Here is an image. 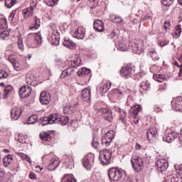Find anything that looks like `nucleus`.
Segmentation results:
<instances>
[{
	"instance_id": "f257e3e1",
	"label": "nucleus",
	"mask_w": 182,
	"mask_h": 182,
	"mask_svg": "<svg viewBox=\"0 0 182 182\" xmlns=\"http://www.w3.org/2000/svg\"><path fill=\"white\" fill-rule=\"evenodd\" d=\"M41 124L46 126V124H61V126H66L69 123V117L62 116L60 114H51L49 117L41 118Z\"/></svg>"
},
{
	"instance_id": "f03ea898",
	"label": "nucleus",
	"mask_w": 182,
	"mask_h": 182,
	"mask_svg": "<svg viewBox=\"0 0 182 182\" xmlns=\"http://www.w3.org/2000/svg\"><path fill=\"white\" fill-rule=\"evenodd\" d=\"M42 39L41 32L30 33L27 39V43L31 46V48H38L39 45H42Z\"/></svg>"
},
{
	"instance_id": "7ed1b4c3",
	"label": "nucleus",
	"mask_w": 182,
	"mask_h": 182,
	"mask_svg": "<svg viewBox=\"0 0 182 182\" xmlns=\"http://www.w3.org/2000/svg\"><path fill=\"white\" fill-rule=\"evenodd\" d=\"M108 177L110 181H120L123 177V172L117 168H111L108 170Z\"/></svg>"
},
{
	"instance_id": "20e7f679",
	"label": "nucleus",
	"mask_w": 182,
	"mask_h": 182,
	"mask_svg": "<svg viewBox=\"0 0 182 182\" xmlns=\"http://www.w3.org/2000/svg\"><path fill=\"white\" fill-rule=\"evenodd\" d=\"M131 164L132 166L133 170L136 173L141 171L144 166L143 163V159L139 156H134L132 157Z\"/></svg>"
},
{
	"instance_id": "39448f33",
	"label": "nucleus",
	"mask_w": 182,
	"mask_h": 182,
	"mask_svg": "<svg viewBox=\"0 0 182 182\" xmlns=\"http://www.w3.org/2000/svg\"><path fill=\"white\" fill-rule=\"evenodd\" d=\"M99 160L102 164H110L112 163V151L107 149L100 151Z\"/></svg>"
},
{
	"instance_id": "423d86ee",
	"label": "nucleus",
	"mask_w": 182,
	"mask_h": 182,
	"mask_svg": "<svg viewBox=\"0 0 182 182\" xmlns=\"http://www.w3.org/2000/svg\"><path fill=\"white\" fill-rule=\"evenodd\" d=\"M141 110V105H136L134 107H132L129 111V117H133L134 123L135 124H139V119H137V116L139 112Z\"/></svg>"
},
{
	"instance_id": "0eeeda50",
	"label": "nucleus",
	"mask_w": 182,
	"mask_h": 182,
	"mask_svg": "<svg viewBox=\"0 0 182 182\" xmlns=\"http://www.w3.org/2000/svg\"><path fill=\"white\" fill-rule=\"evenodd\" d=\"M93 161H95V155L92 154H90L83 159V166L86 168V170H92Z\"/></svg>"
},
{
	"instance_id": "6e6552de",
	"label": "nucleus",
	"mask_w": 182,
	"mask_h": 182,
	"mask_svg": "<svg viewBox=\"0 0 182 182\" xmlns=\"http://www.w3.org/2000/svg\"><path fill=\"white\" fill-rule=\"evenodd\" d=\"M156 167L158 169V171L163 173L168 168V162L164 159H158L155 164Z\"/></svg>"
},
{
	"instance_id": "1a4fd4ad",
	"label": "nucleus",
	"mask_w": 182,
	"mask_h": 182,
	"mask_svg": "<svg viewBox=\"0 0 182 182\" xmlns=\"http://www.w3.org/2000/svg\"><path fill=\"white\" fill-rule=\"evenodd\" d=\"M18 93L21 99L29 97L31 93H32V87L29 85H24L20 88Z\"/></svg>"
},
{
	"instance_id": "9d476101",
	"label": "nucleus",
	"mask_w": 182,
	"mask_h": 182,
	"mask_svg": "<svg viewBox=\"0 0 182 182\" xmlns=\"http://www.w3.org/2000/svg\"><path fill=\"white\" fill-rule=\"evenodd\" d=\"M133 73V68H132L130 65L124 66L120 70V75L122 77H124V79H129Z\"/></svg>"
},
{
	"instance_id": "9b49d317",
	"label": "nucleus",
	"mask_w": 182,
	"mask_h": 182,
	"mask_svg": "<svg viewBox=\"0 0 182 182\" xmlns=\"http://www.w3.org/2000/svg\"><path fill=\"white\" fill-rule=\"evenodd\" d=\"M60 36L58 30H53L51 35L48 37V41L51 45L57 46L59 45Z\"/></svg>"
},
{
	"instance_id": "f8f14e48",
	"label": "nucleus",
	"mask_w": 182,
	"mask_h": 182,
	"mask_svg": "<svg viewBox=\"0 0 182 182\" xmlns=\"http://www.w3.org/2000/svg\"><path fill=\"white\" fill-rule=\"evenodd\" d=\"M85 33L86 29L82 26H79L77 28H75L74 32H73V36L76 39H85Z\"/></svg>"
},
{
	"instance_id": "ddd939ff",
	"label": "nucleus",
	"mask_w": 182,
	"mask_h": 182,
	"mask_svg": "<svg viewBox=\"0 0 182 182\" xmlns=\"http://www.w3.org/2000/svg\"><path fill=\"white\" fill-rule=\"evenodd\" d=\"M113 139H114V132L113 131H109L106 133L105 136L102 139V143L107 147V146H110V143H112Z\"/></svg>"
},
{
	"instance_id": "4468645a",
	"label": "nucleus",
	"mask_w": 182,
	"mask_h": 182,
	"mask_svg": "<svg viewBox=\"0 0 182 182\" xmlns=\"http://www.w3.org/2000/svg\"><path fill=\"white\" fill-rule=\"evenodd\" d=\"M50 100L51 97L49 92H47L46 91H43L40 94L39 101L41 105H49V103H50Z\"/></svg>"
},
{
	"instance_id": "2eb2a0df",
	"label": "nucleus",
	"mask_w": 182,
	"mask_h": 182,
	"mask_svg": "<svg viewBox=\"0 0 182 182\" xmlns=\"http://www.w3.org/2000/svg\"><path fill=\"white\" fill-rule=\"evenodd\" d=\"M22 108L19 107H14L11 111V118L12 120H18L22 114Z\"/></svg>"
},
{
	"instance_id": "dca6fc26",
	"label": "nucleus",
	"mask_w": 182,
	"mask_h": 182,
	"mask_svg": "<svg viewBox=\"0 0 182 182\" xmlns=\"http://www.w3.org/2000/svg\"><path fill=\"white\" fill-rule=\"evenodd\" d=\"M146 134L149 141H151V140H154L155 137H157L159 132H157V129L152 127L146 130Z\"/></svg>"
},
{
	"instance_id": "f3484780",
	"label": "nucleus",
	"mask_w": 182,
	"mask_h": 182,
	"mask_svg": "<svg viewBox=\"0 0 182 182\" xmlns=\"http://www.w3.org/2000/svg\"><path fill=\"white\" fill-rule=\"evenodd\" d=\"M172 109L174 110H182V97H178L175 98L171 102Z\"/></svg>"
},
{
	"instance_id": "a211bd4d",
	"label": "nucleus",
	"mask_w": 182,
	"mask_h": 182,
	"mask_svg": "<svg viewBox=\"0 0 182 182\" xmlns=\"http://www.w3.org/2000/svg\"><path fill=\"white\" fill-rule=\"evenodd\" d=\"M101 112L105 120H107L108 122H112V120H113V115L112 114V112L109 110V108H102Z\"/></svg>"
},
{
	"instance_id": "6ab92c4d",
	"label": "nucleus",
	"mask_w": 182,
	"mask_h": 182,
	"mask_svg": "<svg viewBox=\"0 0 182 182\" xmlns=\"http://www.w3.org/2000/svg\"><path fill=\"white\" fill-rule=\"evenodd\" d=\"M94 29L97 32H104L105 31V24L103 23V21L100 20H96L94 21Z\"/></svg>"
},
{
	"instance_id": "aec40b11",
	"label": "nucleus",
	"mask_w": 182,
	"mask_h": 182,
	"mask_svg": "<svg viewBox=\"0 0 182 182\" xmlns=\"http://www.w3.org/2000/svg\"><path fill=\"white\" fill-rule=\"evenodd\" d=\"M75 73V70L72 68V67L68 66L65 70H63L60 75V79H65L66 76H71V75H73Z\"/></svg>"
},
{
	"instance_id": "412c9836",
	"label": "nucleus",
	"mask_w": 182,
	"mask_h": 182,
	"mask_svg": "<svg viewBox=\"0 0 182 182\" xmlns=\"http://www.w3.org/2000/svg\"><path fill=\"white\" fill-rule=\"evenodd\" d=\"M111 85H112V82H110V81H103L100 84L101 92L102 93H106L107 92H108L109 89H110Z\"/></svg>"
},
{
	"instance_id": "4be33fe9",
	"label": "nucleus",
	"mask_w": 182,
	"mask_h": 182,
	"mask_svg": "<svg viewBox=\"0 0 182 182\" xmlns=\"http://www.w3.org/2000/svg\"><path fill=\"white\" fill-rule=\"evenodd\" d=\"M58 166H59V161L56 159H53L48 166V170H49V171H53V170L58 168Z\"/></svg>"
},
{
	"instance_id": "5701e85b",
	"label": "nucleus",
	"mask_w": 182,
	"mask_h": 182,
	"mask_svg": "<svg viewBox=\"0 0 182 182\" xmlns=\"http://www.w3.org/2000/svg\"><path fill=\"white\" fill-rule=\"evenodd\" d=\"M67 65L70 67L77 68L80 66V59L79 58H75L73 60H68Z\"/></svg>"
},
{
	"instance_id": "b1692460",
	"label": "nucleus",
	"mask_w": 182,
	"mask_h": 182,
	"mask_svg": "<svg viewBox=\"0 0 182 182\" xmlns=\"http://www.w3.org/2000/svg\"><path fill=\"white\" fill-rule=\"evenodd\" d=\"M63 45L65 48H68V49H75L76 48V43H73L72 40L69 38L65 39Z\"/></svg>"
},
{
	"instance_id": "393cba45",
	"label": "nucleus",
	"mask_w": 182,
	"mask_h": 182,
	"mask_svg": "<svg viewBox=\"0 0 182 182\" xmlns=\"http://www.w3.org/2000/svg\"><path fill=\"white\" fill-rule=\"evenodd\" d=\"M82 97L84 100H90L91 97V92L89 88H85L81 92Z\"/></svg>"
},
{
	"instance_id": "a878e982",
	"label": "nucleus",
	"mask_w": 182,
	"mask_h": 182,
	"mask_svg": "<svg viewBox=\"0 0 182 182\" xmlns=\"http://www.w3.org/2000/svg\"><path fill=\"white\" fill-rule=\"evenodd\" d=\"M176 137H177L176 133L171 132L168 133L165 138H164V140L167 143H171V141H174V140H176Z\"/></svg>"
},
{
	"instance_id": "bb28decb",
	"label": "nucleus",
	"mask_w": 182,
	"mask_h": 182,
	"mask_svg": "<svg viewBox=\"0 0 182 182\" xmlns=\"http://www.w3.org/2000/svg\"><path fill=\"white\" fill-rule=\"evenodd\" d=\"M22 15L25 19H28V16H32L33 15V10L30 8H26L23 9Z\"/></svg>"
},
{
	"instance_id": "cd10ccee",
	"label": "nucleus",
	"mask_w": 182,
	"mask_h": 182,
	"mask_svg": "<svg viewBox=\"0 0 182 182\" xmlns=\"http://www.w3.org/2000/svg\"><path fill=\"white\" fill-rule=\"evenodd\" d=\"M12 160H14L12 155L9 154V155L6 156L3 159V163H4V167H8V166H9V164H11V162L12 161Z\"/></svg>"
},
{
	"instance_id": "c85d7f7f",
	"label": "nucleus",
	"mask_w": 182,
	"mask_h": 182,
	"mask_svg": "<svg viewBox=\"0 0 182 182\" xmlns=\"http://www.w3.org/2000/svg\"><path fill=\"white\" fill-rule=\"evenodd\" d=\"M148 55L151 56V58L153 59V60H159V58L157 55V52H156V49L152 48L149 50Z\"/></svg>"
},
{
	"instance_id": "c756f323",
	"label": "nucleus",
	"mask_w": 182,
	"mask_h": 182,
	"mask_svg": "<svg viewBox=\"0 0 182 182\" xmlns=\"http://www.w3.org/2000/svg\"><path fill=\"white\" fill-rule=\"evenodd\" d=\"M40 138L41 139V140H43L44 141H50V140H52L50 134H49L47 132L41 133Z\"/></svg>"
},
{
	"instance_id": "7c9ffc66",
	"label": "nucleus",
	"mask_w": 182,
	"mask_h": 182,
	"mask_svg": "<svg viewBox=\"0 0 182 182\" xmlns=\"http://www.w3.org/2000/svg\"><path fill=\"white\" fill-rule=\"evenodd\" d=\"M41 26V19L38 17H35L34 18V25L29 27L30 30L32 29H38Z\"/></svg>"
},
{
	"instance_id": "2f4dec72",
	"label": "nucleus",
	"mask_w": 182,
	"mask_h": 182,
	"mask_svg": "<svg viewBox=\"0 0 182 182\" xmlns=\"http://www.w3.org/2000/svg\"><path fill=\"white\" fill-rule=\"evenodd\" d=\"M181 25H178L175 28V31L173 33V38H180V36L181 35Z\"/></svg>"
},
{
	"instance_id": "473e14b6",
	"label": "nucleus",
	"mask_w": 182,
	"mask_h": 182,
	"mask_svg": "<svg viewBox=\"0 0 182 182\" xmlns=\"http://www.w3.org/2000/svg\"><path fill=\"white\" fill-rule=\"evenodd\" d=\"M63 182H76V179L72 175L65 174L63 178Z\"/></svg>"
},
{
	"instance_id": "72a5a7b5",
	"label": "nucleus",
	"mask_w": 182,
	"mask_h": 182,
	"mask_svg": "<svg viewBox=\"0 0 182 182\" xmlns=\"http://www.w3.org/2000/svg\"><path fill=\"white\" fill-rule=\"evenodd\" d=\"M63 112L65 114H73L75 112V108L73 106H65L63 108Z\"/></svg>"
},
{
	"instance_id": "f704fd0d",
	"label": "nucleus",
	"mask_w": 182,
	"mask_h": 182,
	"mask_svg": "<svg viewBox=\"0 0 182 182\" xmlns=\"http://www.w3.org/2000/svg\"><path fill=\"white\" fill-rule=\"evenodd\" d=\"M110 19L112 22H115L116 23H120V22H123V18L117 15H111Z\"/></svg>"
},
{
	"instance_id": "c9c22d12",
	"label": "nucleus",
	"mask_w": 182,
	"mask_h": 182,
	"mask_svg": "<svg viewBox=\"0 0 182 182\" xmlns=\"http://www.w3.org/2000/svg\"><path fill=\"white\" fill-rule=\"evenodd\" d=\"M38 122V116L36 114L31 115L27 122V124H35Z\"/></svg>"
},
{
	"instance_id": "e433bc0d",
	"label": "nucleus",
	"mask_w": 182,
	"mask_h": 182,
	"mask_svg": "<svg viewBox=\"0 0 182 182\" xmlns=\"http://www.w3.org/2000/svg\"><path fill=\"white\" fill-rule=\"evenodd\" d=\"M154 79L161 83L164 81V79H166V76L162 74H156L154 75Z\"/></svg>"
},
{
	"instance_id": "4c0bfd02",
	"label": "nucleus",
	"mask_w": 182,
	"mask_h": 182,
	"mask_svg": "<svg viewBox=\"0 0 182 182\" xmlns=\"http://www.w3.org/2000/svg\"><path fill=\"white\" fill-rule=\"evenodd\" d=\"M16 154L19 156V157H21L23 160H26V161H28V163H31V158L28 156V155L22 153V152H17Z\"/></svg>"
},
{
	"instance_id": "58836bf2",
	"label": "nucleus",
	"mask_w": 182,
	"mask_h": 182,
	"mask_svg": "<svg viewBox=\"0 0 182 182\" xmlns=\"http://www.w3.org/2000/svg\"><path fill=\"white\" fill-rule=\"evenodd\" d=\"M15 4H16V0H5V5L6 8H12Z\"/></svg>"
},
{
	"instance_id": "ea45409f",
	"label": "nucleus",
	"mask_w": 182,
	"mask_h": 182,
	"mask_svg": "<svg viewBox=\"0 0 182 182\" xmlns=\"http://www.w3.org/2000/svg\"><path fill=\"white\" fill-rule=\"evenodd\" d=\"M12 90H14V87H12V85H6L4 91V97H6L8 96V94L10 92H12Z\"/></svg>"
},
{
	"instance_id": "a19ab883",
	"label": "nucleus",
	"mask_w": 182,
	"mask_h": 182,
	"mask_svg": "<svg viewBox=\"0 0 182 182\" xmlns=\"http://www.w3.org/2000/svg\"><path fill=\"white\" fill-rule=\"evenodd\" d=\"M173 2H174V0H162L161 4L164 6H170L171 5L173 4Z\"/></svg>"
},
{
	"instance_id": "79ce46f5",
	"label": "nucleus",
	"mask_w": 182,
	"mask_h": 182,
	"mask_svg": "<svg viewBox=\"0 0 182 182\" xmlns=\"http://www.w3.org/2000/svg\"><path fill=\"white\" fill-rule=\"evenodd\" d=\"M38 5V0H32L30 4V9L33 11Z\"/></svg>"
},
{
	"instance_id": "37998d69",
	"label": "nucleus",
	"mask_w": 182,
	"mask_h": 182,
	"mask_svg": "<svg viewBox=\"0 0 182 182\" xmlns=\"http://www.w3.org/2000/svg\"><path fill=\"white\" fill-rule=\"evenodd\" d=\"M46 4L48 5V6H55L56 4L58 3V1L56 0H50V1H44Z\"/></svg>"
},
{
	"instance_id": "c03bdc74",
	"label": "nucleus",
	"mask_w": 182,
	"mask_h": 182,
	"mask_svg": "<svg viewBox=\"0 0 182 182\" xmlns=\"http://www.w3.org/2000/svg\"><path fill=\"white\" fill-rule=\"evenodd\" d=\"M8 60L11 62V63H15L16 60V56L14 54H11L8 57Z\"/></svg>"
},
{
	"instance_id": "a18cd8bd",
	"label": "nucleus",
	"mask_w": 182,
	"mask_h": 182,
	"mask_svg": "<svg viewBox=\"0 0 182 182\" xmlns=\"http://www.w3.org/2000/svg\"><path fill=\"white\" fill-rule=\"evenodd\" d=\"M6 77H8V73L5 72V70H0V80L6 79Z\"/></svg>"
},
{
	"instance_id": "49530a36",
	"label": "nucleus",
	"mask_w": 182,
	"mask_h": 182,
	"mask_svg": "<svg viewBox=\"0 0 182 182\" xmlns=\"http://www.w3.org/2000/svg\"><path fill=\"white\" fill-rule=\"evenodd\" d=\"M180 178H178V176H173L168 179V182H178Z\"/></svg>"
},
{
	"instance_id": "de8ad7c7",
	"label": "nucleus",
	"mask_w": 182,
	"mask_h": 182,
	"mask_svg": "<svg viewBox=\"0 0 182 182\" xmlns=\"http://www.w3.org/2000/svg\"><path fill=\"white\" fill-rule=\"evenodd\" d=\"M175 168L177 174L182 178V165L178 166V168L175 166Z\"/></svg>"
},
{
	"instance_id": "09e8293b",
	"label": "nucleus",
	"mask_w": 182,
	"mask_h": 182,
	"mask_svg": "<svg viewBox=\"0 0 182 182\" xmlns=\"http://www.w3.org/2000/svg\"><path fill=\"white\" fill-rule=\"evenodd\" d=\"M150 85H149V84L146 82H142L140 85V87H141V89H143V90H147V89H149Z\"/></svg>"
},
{
	"instance_id": "8fccbe9b",
	"label": "nucleus",
	"mask_w": 182,
	"mask_h": 182,
	"mask_svg": "<svg viewBox=\"0 0 182 182\" xmlns=\"http://www.w3.org/2000/svg\"><path fill=\"white\" fill-rule=\"evenodd\" d=\"M14 68L15 70L19 71L21 70V65L19 64V62L16 61L13 63Z\"/></svg>"
},
{
	"instance_id": "3c124183",
	"label": "nucleus",
	"mask_w": 182,
	"mask_h": 182,
	"mask_svg": "<svg viewBox=\"0 0 182 182\" xmlns=\"http://www.w3.org/2000/svg\"><path fill=\"white\" fill-rule=\"evenodd\" d=\"M64 159H68L69 161L73 162V155L72 154H66L64 155Z\"/></svg>"
},
{
	"instance_id": "603ef678",
	"label": "nucleus",
	"mask_w": 182,
	"mask_h": 182,
	"mask_svg": "<svg viewBox=\"0 0 182 182\" xmlns=\"http://www.w3.org/2000/svg\"><path fill=\"white\" fill-rule=\"evenodd\" d=\"M64 159H68L69 161L73 162V155L72 154H66L64 155Z\"/></svg>"
},
{
	"instance_id": "864d4df0",
	"label": "nucleus",
	"mask_w": 182,
	"mask_h": 182,
	"mask_svg": "<svg viewBox=\"0 0 182 182\" xmlns=\"http://www.w3.org/2000/svg\"><path fill=\"white\" fill-rule=\"evenodd\" d=\"M118 49L119 50H121L122 52H124V51L127 50V48L124 46V45L123 43L119 44Z\"/></svg>"
},
{
	"instance_id": "5fc2aeb1",
	"label": "nucleus",
	"mask_w": 182,
	"mask_h": 182,
	"mask_svg": "<svg viewBox=\"0 0 182 182\" xmlns=\"http://www.w3.org/2000/svg\"><path fill=\"white\" fill-rule=\"evenodd\" d=\"M5 26H6V23H5V20L1 18L0 19V29H5Z\"/></svg>"
},
{
	"instance_id": "6e6d98bb",
	"label": "nucleus",
	"mask_w": 182,
	"mask_h": 182,
	"mask_svg": "<svg viewBox=\"0 0 182 182\" xmlns=\"http://www.w3.org/2000/svg\"><path fill=\"white\" fill-rule=\"evenodd\" d=\"M92 146L94 149H97L99 146V142L97 140H95V139H93Z\"/></svg>"
},
{
	"instance_id": "4d7b16f0",
	"label": "nucleus",
	"mask_w": 182,
	"mask_h": 182,
	"mask_svg": "<svg viewBox=\"0 0 182 182\" xmlns=\"http://www.w3.org/2000/svg\"><path fill=\"white\" fill-rule=\"evenodd\" d=\"M16 14V10H14L11 13V14H10V16H9V19L10 20V21H14V18H15V15Z\"/></svg>"
},
{
	"instance_id": "13d9d810",
	"label": "nucleus",
	"mask_w": 182,
	"mask_h": 182,
	"mask_svg": "<svg viewBox=\"0 0 182 182\" xmlns=\"http://www.w3.org/2000/svg\"><path fill=\"white\" fill-rule=\"evenodd\" d=\"M132 50H133V52H136L137 53V50H141V48H139V45L134 44Z\"/></svg>"
},
{
	"instance_id": "bf43d9fd",
	"label": "nucleus",
	"mask_w": 182,
	"mask_h": 182,
	"mask_svg": "<svg viewBox=\"0 0 182 182\" xmlns=\"http://www.w3.org/2000/svg\"><path fill=\"white\" fill-rule=\"evenodd\" d=\"M167 43H168V41H165L159 42V45H160V46H166V45H167Z\"/></svg>"
},
{
	"instance_id": "052dcab7",
	"label": "nucleus",
	"mask_w": 182,
	"mask_h": 182,
	"mask_svg": "<svg viewBox=\"0 0 182 182\" xmlns=\"http://www.w3.org/2000/svg\"><path fill=\"white\" fill-rule=\"evenodd\" d=\"M168 26H170V21H165L164 23V28L168 29Z\"/></svg>"
},
{
	"instance_id": "680f3d73",
	"label": "nucleus",
	"mask_w": 182,
	"mask_h": 182,
	"mask_svg": "<svg viewBox=\"0 0 182 182\" xmlns=\"http://www.w3.org/2000/svg\"><path fill=\"white\" fill-rule=\"evenodd\" d=\"M119 120H121L122 123H126V116H121Z\"/></svg>"
},
{
	"instance_id": "e2e57ef3",
	"label": "nucleus",
	"mask_w": 182,
	"mask_h": 182,
	"mask_svg": "<svg viewBox=\"0 0 182 182\" xmlns=\"http://www.w3.org/2000/svg\"><path fill=\"white\" fill-rule=\"evenodd\" d=\"M136 150H141V145L136 144L135 146Z\"/></svg>"
},
{
	"instance_id": "0e129e2a",
	"label": "nucleus",
	"mask_w": 182,
	"mask_h": 182,
	"mask_svg": "<svg viewBox=\"0 0 182 182\" xmlns=\"http://www.w3.org/2000/svg\"><path fill=\"white\" fill-rule=\"evenodd\" d=\"M119 113L121 116H126V110L124 109H121Z\"/></svg>"
},
{
	"instance_id": "69168bd1",
	"label": "nucleus",
	"mask_w": 182,
	"mask_h": 182,
	"mask_svg": "<svg viewBox=\"0 0 182 182\" xmlns=\"http://www.w3.org/2000/svg\"><path fill=\"white\" fill-rule=\"evenodd\" d=\"M18 48L21 50H23V45L21 43H18Z\"/></svg>"
},
{
	"instance_id": "338daca9",
	"label": "nucleus",
	"mask_w": 182,
	"mask_h": 182,
	"mask_svg": "<svg viewBox=\"0 0 182 182\" xmlns=\"http://www.w3.org/2000/svg\"><path fill=\"white\" fill-rule=\"evenodd\" d=\"M36 175H35L34 173H30L29 174V178H31V180H33L35 178Z\"/></svg>"
},
{
	"instance_id": "774afa93",
	"label": "nucleus",
	"mask_w": 182,
	"mask_h": 182,
	"mask_svg": "<svg viewBox=\"0 0 182 182\" xmlns=\"http://www.w3.org/2000/svg\"><path fill=\"white\" fill-rule=\"evenodd\" d=\"M179 76H182V64L180 67V70H179Z\"/></svg>"
}]
</instances>
